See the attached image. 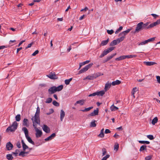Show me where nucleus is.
Returning a JSON list of instances; mask_svg holds the SVG:
<instances>
[{
  "instance_id": "c03bdc74",
  "label": "nucleus",
  "mask_w": 160,
  "mask_h": 160,
  "mask_svg": "<svg viewBox=\"0 0 160 160\" xmlns=\"http://www.w3.org/2000/svg\"><path fill=\"white\" fill-rule=\"evenodd\" d=\"M155 38H149L147 40H146V41L147 42V43H148V42L153 41L155 40Z\"/></svg>"
},
{
  "instance_id": "2f4dec72",
  "label": "nucleus",
  "mask_w": 160,
  "mask_h": 160,
  "mask_svg": "<svg viewBox=\"0 0 160 160\" xmlns=\"http://www.w3.org/2000/svg\"><path fill=\"white\" fill-rule=\"evenodd\" d=\"M125 58H135L137 57L136 55H125Z\"/></svg>"
},
{
  "instance_id": "de8ad7c7",
  "label": "nucleus",
  "mask_w": 160,
  "mask_h": 160,
  "mask_svg": "<svg viewBox=\"0 0 160 160\" xmlns=\"http://www.w3.org/2000/svg\"><path fill=\"white\" fill-rule=\"evenodd\" d=\"M89 62H90V61L89 60H87V61H85V62H82L81 63L83 66V65H84L85 64H86L88 63Z\"/></svg>"
},
{
  "instance_id": "f3484780",
  "label": "nucleus",
  "mask_w": 160,
  "mask_h": 160,
  "mask_svg": "<svg viewBox=\"0 0 160 160\" xmlns=\"http://www.w3.org/2000/svg\"><path fill=\"white\" fill-rule=\"evenodd\" d=\"M22 125L23 126H26L27 127H29V124L28 120L27 119H24L23 121Z\"/></svg>"
},
{
  "instance_id": "5fc2aeb1",
  "label": "nucleus",
  "mask_w": 160,
  "mask_h": 160,
  "mask_svg": "<svg viewBox=\"0 0 160 160\" xmlns=\"http://www.w3.org/2000/svg\"><path fill=\"white\" fill-rule=\"evenodd\" d=\"M39 52V51L38 50H37L35 51L32 54V56H34L38 54Z\"/></svg>"
},
{
  "instance_id": "3c124183",
  "label": "nucleus",
  "mask_w": 160,
  "mask_h": 160,
  "mask_svg": "<svg viewBox=\"0 0 160 160\" xmlns=\"http://www.w3.org/2000/svg\"><path fill=\"white\" fill-rule=\"evenodd\" d=\"M97 92H94L93 93L90 94L88 95V97L94 96H95L96 95H97Z\"/></svg>"
},
{
  "instance_id": "c756f323",
  "label": "nucleus",
  "mask_w": 160,
  "mask_h": 160,
  "mask_svg": "<svg viewBox=\"0 0 160 160\" xmlns=\"http://www.w3.org/2000/svg\"><path fill=\"white\" fill-rule=\"evenodd\" d=\"M105 91L102 90L99 92H96L97 93V95L102 96L105 94Z\"/></svg>"
},
{
  "instance_id": "5701e85b",
  "label": "nucleus",
  "mask_w": 160,
  "mask_h": 160,
  "mask_svg": "<svg viewBox=\"0 0 160 160\" xmlns=\"http://www.w3.org/2000/svg\"><path fill=\"white\" fill-rule=\"evenodd\" d=\"M63 86L62 85H60L58 87L55 86V88L56 89L55 90H56V92L60 91H61L63 89Z\"/></svg>"
},
{
  "instance_id": "6e6552de",
  "label": "nucleus",
  "mask_w": 160,
  "mask_h": 160,
  "mask_svg": "<svg viewBox=\"0 0 160 160\" xmlns=\"http://www.w3.org/2000/svg\"><path fill=\"white\" fill-rule=\"evenodd\" d=\"M93 64L92 63H90L87 65L84 68L80 70L79 71L78 73V74H80L85 72L88 70V69L90 68L92 66Z\"/></svg>"
},
{
  "instance_id": "c85d7f7f",
  "label": "nucleus",
  "mask_w": 160,
  "mask_h": 160,
  "mask_svg": "<svg viewBox=\"0 0 160 160\" xmlns=\"http://www.w3.org/2000/svg\"><path fill=\"white\" fill-rule=\"evenodd\" d=\"M125 55H122L120 56L118 58H115V60L116 61H120L125 59Z\"/></svg>"
},
{
  "instance_id": "bf43d9fd",
  "label": "nucleus",
  "mask_w": 160,
  "mask_h": 160,
  "mask_svg": "<svg viewBox=\"0 0 160 160\" xmlns=\"http://www.w3.org/2000/svg\"><path fill=\"white\" fill-rule=\"evenodd\" d=\"M111 132V131L108 129H106L105 133L106 134L109 133Z\"/></svg>"
},
{
  "instance_id": "69168bd1",
  "label": "nucleus",
  "mask_w": 160,
  "mask_h": 160,
  "mask_svg": "<svg viewBox=\"0 0 160 160\" xmlns=\"http://www.w3.org/2000/svg\"><path fill=\"white\" fill-rule=\"evenodd\" d=\"M103 52L105 55H106L108 53V51H107V50H104Z\"/></svg>"
},
{
  "instance_id": "7c9ffc66",
  "label": "nucleus",
  "mask_w": 160,
  "mask_h": 160,
  "mask_svg": "<svg viewBox=\"0 0 160 160\" xmlns=\"http://www.w3.org/2000/svg\"><path fill=\"white\" fill-rule=\"evenodd\" d=\"M96 121L95 120H93L92 122L90 124V127H95L96 126V124L95 123Z\"/></svg>"
},
{
  "instance_id": "a211bd4d",
  "label": "nucleus",
  "mask_w": 160,
  "mask_h": 160,
  "mask_svg": "<svg viewBox=\"0 0 160 160\" xmlns=\"http://www.w3.org/2000/svg\"><path fill=\"white\" fill-rule=\"evenodd\" d=\"M111 84L112 83H109L108 82L106 83L104 88V90L105 92H106L109 89V88H110Z\"/></svg>"
},
{
  "instance_id": "a878e982",
  "label": "nucleus",
  "mask_w": 160,
  "mask_h": 160,
  "mask_svg": "<svg viewBox=\"0 0 160 160\" xmlns=\"http://www.w3.org/2000/svg\"><path fill=\"white\" fill-rule=\"evenodd\" d=\"M109 40V39L108 38L106 40L102 41L101 43V45L103 46L106 45L108 43Z\"/></svg>"
},
{
  "instance_id": "393cba45",
  "label": "nucleus",
  "mask_w": 160,
  "mask_h": 160,
  "mask_svg": "<svg viewBox=\"0 0 160 160\" xmlns=\"http://www.w3.org/2000/svg\"><path fill=\"white\" fill-rule=\"evenodd\" d=\"M121 82L120 81L117 80L115 81L112 82V85L113 86L119 85L121 83Z\"/></svg>"
},
{
  "instance_id": "774afa93",
  "label": "nucleus",
  "mask_w": 160,
  "mask_h": 160,
  "mask_svg": "<svg viewBox=\"0 0 160 160\" xmlns=\"http://www.w3.org/2000/svg\"><path fill=\"white\" fill-rule=\"evenodd\" d=\"M22 47H20L19 48H17V53H18V52H19V51H20V50H22Z\"/></svg>"
},
{
  "instance_id": "aec40b11",
  "label": "nucleus",
  "mask_w": 160,
  "mask_h": 160,
  "mask_svg": "<svg viewBox=\"0 0 160 160\" xmlns=\"http://www.w3.org/2000/svg\"><path fill=\"white\" fill-rule=\"evenodd\" d=\"M143 63L145 64L148 66H152L156 64V62H144Z\"/></svg>"
},
{
  "instance_id": "338daca9",
  "label": "nucleus",
  "mask_w": 160,
  "mask_h": 160,
  "mask_svg": "<svg viewBox=\"0 0 160 160\" xmlns=\"http://www.w3.org/2000/svg\"><path fill=\"white\" fill-rule=\"evenodd\" d=\"M119 136L118 135L115 133L113 136V137L116 138H118Z\"/></svg>"
},
{
  "instance_id": "a19ab883",
  "label": "nucleus",
  "mask_w": 160,
  "mask_h": 160,
  "mask_svg": "<svg viewBox=\"0 0 160 160\" xmlns=\"http://www.w3.org/2000/svg\"><path fill=\"white\" fill-rule=\"evenodd\" d=\"M52 104L55 106H59V103L56 101H53L52 102Z\"/></svg>"
},
{
  "instance_id": "e2e57ef3",
  "label": "nucleus",
  "mask_w": 160,
  "mask_h": 160,
  "mask_svg": "<svg viewBox=\"0 0 160 160\" xmlns=\"http://www.w3.org/2000/svg\"><path fill=\"white\" fill-rule=\"evenodd\" d=\"M137 88H133L132 92H134V93L137 91Z\"/></svg>"
},
{
  "instance_id": "c9c22d12",
  "label": "nucleus",
  "mask_w": 160,
  "mask_h": 160,
  "mask_svg": "<svg viewBox=\"0 0 160 160\" xmlns=\"http://www.w3.org/2000/svg\"><path fill=\"white\" fill-rule=\"evenodd\" d=\"M15 119L17 121L19 122L21 120V115L20 114H18L15 117Z\"/></svg>"
},
{
  "instance_id": "9b49d317",
  "label": "nucleus",
  "mask_w": 160,
  "mask_h": 160,
  "mask_svg": "<svg viewBox=\"0 0 160 160\" xmlns=\"http://www.w3.org/2000/svg\"><path fill=\"white\" fill-rule=\"evenodd\" d=\"M55 86L51 87L48 89V92L49 94L51 95L55 93L56 92Z\"/></svg>"
},
{
  "instance_id": "13d9d810",
  "label": "nucleus",
  "mask_w": 160,
  "mask_h": 160,
  "mask_svg": "<svg viewBox=\"0 0 160 160\" xmlns=\"http://www.w3.org/2000/svg\"><path fill=\"white\" fill-rule=\"evenodd\" d=\"M33 44V42H32L31 43L29 44L28 45L27 47H26V48L27 49L28 48H30L31 47L32 45Z\"/></svg>"
},
{
  "instance_id": "37998d69",
  "label": "nucleus",
  "mask_w": 160,
  "mask_h": 160,
  "mask_svg": "<svg viewBox=\"0 0 160 160\" xmlns=\"http://www.w3.org/2000/svg\"><path fill=\"white\" fill-rule=\"evenodd\" d=\"M147 42L145 40V41H143L140 43H139L138 44V45L139 46L144 45L147 43Z\"/></svg>"
},
{
  "instance_id": "7ed1b4c3",
  "label": "nucleus",
  "mask_w": 160,
  "mask_h": 160,
  "mask_svg": "<svg viewBox=\"0 0 160 160\" xmlns=\"http://www.w3.org/2000/svg\"><path fill=\"white\" fill-rule=\"evenodd\" d=\"M131 29V28L128 29L127 30L120 33L118 35V36L120 37V38H118L119 41L121 42L123 41L125 38L126 35L130 32Z\"/></svg>"
},
{
  "instance_id": "79ce46f5",
  "label": "nucleus",
  "mask_w": 160,
  "mask_h": 160,
  "mask_svg": "<svg viewBox=\"0 0 160 160\" xmlns=\"http://www.w3.org/2000/svg\"><path fill=\"white\" fill-rule=\"evenodd\" d=\"M147 137L150 140H152L154 139L153 136L152 135H149L147 136Z\"/></svg>"
},
{
  "instance_id": "2eb2a0df",
  "label": "nucleus",
  "mask_w": 160,
  "mask_h": 160,
  "mask_svg": "<svg viewBox=\"0 0 160 160\" xmlns=\"http://www.w3.org/2000/svg\"><path fill=\"white\" fill-rule=\"evenodd\" d=\"M6 147L7 150H10L13 148V145L10 142H9L7 144Z\"/></svg>"
},
{
  "instance_id": "dca6fc26",
  "label": "nucleus",
  "mask_w": 160,
  "mask_h": 160,
  "mask_svg": "<svg viewBox=\"0 0 160 160\" xmlns=\"http://www.w3.org/2000/svg\"><path fill=\"white\" fill-rule=\"evenodd\" d=\"M120 42L119 41L118 39L117 38V39L114 40L112 42L110 45L111 46H113L117 45L118 43H119Z\"/></svg>"
},
{
  "instance_id": "09e8293b",
  "label": "nucleus",
  "mask_w": 160,
  "mask_h": 160,
  "mask_svg": "<svg viewBox=\"0 0 160 160\" xmlns=\"http://www.w3.org/2000/svg\"><path fill=\"white\" fill-rule=\"evenodd\" d=\"M119 148V144H115L114 146V150L116 149L117 150Z\"/></svg>"
},
{
  "instance_id": "f03ea898",
  "label": "nucleus",
  "mask_w": 160,
  "mask_h": 160,
  "mask_svg": "<svg viewBox=\"0 0 160 160\" xmlns=\"http://www.w3.org/2000/svg\"><path fill=\"white\" fill-rule=\"evenodd\" d=\"M40 112V109L39 107H38L37 108L36 112L34 116L32 117L31 120L32 122H36V123L38 125H40V120L39 118V113Z\"/></svg>"
},
{
  "instance_id": "39448f33",
  "label": "nucleus",
  "mask_w": 160,
  "mask_h": 160,
  "mask_svg": "<svg viewBox=\"0 0 160 160\" xmlns=\"http://www.w3.org/2000/svg\"><path fill=\"white\" fill-rule=\"evenodd\" d=\"M18 123L16 121L14 122L12 124L8 127L7 129V132H12L14 131L17 128Z\"/></svg>"
},
{
  "instance_id": "cd10ccee",
  "label": "nucleus",
  "mask_w": 160,
  "mask_h": 160,
  "mask_svg": "<svg viewBox=\"0 0 160 160\" xmlns=\"http://www.w3.org/2000/svg\"><path fill=\"white\" fill-rule=\"evenodd\" d=\"M93 108V107L91 106L89 108H85V109L83 110H81L80 111L83 112H86L90 111L91 109H92Z\"/></svg>"
},
{
  "instance_id": "680f3d73",
  "label": "nucleus",
  "mask_w": 160,
  "mask_h": 160,
  "mask_svg": "<svg viewBox=\"0 0 160 160\" xmlns=\"http://www.w3.org/2000/svg\"><path fill=\"white\" fill-rule=\"evenodd\" d=\"M110 155L108 154L106 156H104L103 158L106 160V159L109 158Z\"/></svg>"
},
{
  "instance_id": "e433bc0d",
  "label": "nucleus",
  "mask_w": 160,
  "mask_h": 160,
  "mask_svg": "<svg viewBox=\"0 0 160 160\" xmlns=\"http://www.w3.org/2000/svg\"><path fill=\"white\" fill-rule=\"evenodd\" d=\"M72 80V78H70L69 79L65 80V84L67 85H68L69 84L70 82Z\"/></svg>"
},
{
  "instance_id": "0eeeda50",
  "label": "nucleus",
  "mask_w": 160,
  "mask_h": 160,
  "mask_svg": "<svg viewBox=\"0 0 160 160\" xmlns=\"http://www.w3.org/2000/svg\"><path fill=\"white\" fill-rule=\"evenodd\" d=\"M103 75V73H94L92 75H89L87 76L85 79H84V80L85 79H88L89 80H93L94 78H96L100 76L101 75Z\"/></svg>"
},
{
  "instance_id": "423d86ee",
  "label": "nucleus",
  "mask_w": 160,
  "mask_h": 160,
  "mask_svg": "<svg viewBox=\"0 0 160 160\" xmlns=\"http://www.w3.org/2000/svg\"><path fill=\"white\" fill-rule=\"evenodd\" d=\"M33 126L34 128L35 131L36 132L35 133L36 137L37 138H38L41 136L42 134V132L41 130H39L37 128V125L36 122H32Z\"/></svg>"
},
{
  "instance_id": "0e129e2a",
  "label": "nucleus",
  "mask_w": 160,
  "mask_h": 160,
  "mask_svg": "<svg viewBox=\"0 0 160 160\" xmlns=\"http://www.w3.org/2000/svg\"><path fill=\"white\" fill-rule=\"evenodd\" d=\"M151 15L153 17L155 18H157L158 16V15L155 14H152Z\"/></svg>"
},
{
  "instance_id": "f704fd0d",
  "label": "nucleus",
  "mask_w": 160,
  "mask_h": 160,
  "mask_svg": "<svg viewBox=\"0 0 160 160\" xmlns=\"http://www.w3.org/2000/svg\"><path fill=\"white\" fill-rule=\"evenodd\" d=\"M147 149V146L146 145H142L140 148L139 151H142L144 150H146Z\"/></svg>"
},
{
  "instance_id": "ea45409f",
  "label": "nucleus",
  "mask_w": 160,
  "mask_h": 160,
  "mask_svg": "<svg viewBox=\"0 0 160 160\" xmlns=\"http://www.w3.org/2000/svg\"><path fill=\"white\" fill-rule=\"evenodd\" d=\"M25 153L24 151H21L20 152V153L19 154V156H22V157H24L25 156Z\"/></svg>"
},
{
  "instance_id": "bb28decb",
  "label": "nucleus",
  "mask_w": 160,
  "mask_h": 160,
  "mask_svg": "<svg viewBox=\"0 0 160 160\" xmlns=\"http://www.w3.org/2000/svg\"><path fill=\"white\" fill-rule=\"evenodd\" d=\"M110 109L112 111H115L118 109V107L114 106V104H112L110 107Z\"/></svg>"
},
{
  "instance_id": "1a4fd4ad",
  "label": "nucleus",
  "mask_w": 160,
  "mask_h": 160,
  "mask_svg": "<svg viewBox=\"0 0 160 160\" xmlns=\"http://www.w3.org/2000/svg\"><path fill=\"white\" fill-rule=\"evenodd\" d=\"M47 76L50 78L51 79H56L58 78L57 76L54 72H50L49 74Z\"/></svg>"
},
{
  "instance_id": "20e7f679",
  "label": "nucleus",
  "mask_w": 160,
  "mask_h": 160,
  "mask_svg": "<svg viewBox=\"0 0 160 160\" xmlns=\"http://www.w3.org/2000/svg\"><path fill=\"white\" fill-rule=\"evenodd\" d=\"M22 131H23L25 133V137L27 138L28 141L30 143L34 145V142L32 141L31 138H30L28 135V129L24 127H23L22 129Z\"/></svg>"
},
{
  "instance_id": "b1692460",
  "label": "nucleus",
  "mask_w": 160,
  "mask_h": 160,
  "mask_svg": "<svg viewBox=\"0 0 160 160\" xmlns=\"http://www.w3.org/2000/svg\"><path fill=\"white\" fill-rule=\"evenodd\" d=\"M104 129L102 128V129L100 131V133L98 135L99 137L102 138L104 137Z\"/></svg>"
},
{
  "instance_id": "4468645a",
  "label": "nucleus",
  "mask_w": 160,
  "mask_h": 160,
  "mask_svg": "<svg viewBox=\"0 0 160 160\" xmlns=\"http://www.w3.org/2000/svg\"><path fill=\"white\" fill-rule=\"evenodd\" d=\"M55 136L56 134L55 133H53L49 136L46 138L45 139V140L47 141L51 140Z\"/></svg>"
},
{
  "instance_id": "ddd939ff",
  "label": "nucleus",
  "mask_w": 160,
  "mask_h": 160,
  "mask_svg": "<svg viewBox=\"0 0 160 160\" xmlns=\"http://www.w3.org/2000/svg\"><path fill=\"white\" fill-rule=\"evenodd\" d=\"M159 24H160V19L157 20V21L151 24L149 27H151V28Z\"/></svg>"
},
{
  "instance_id": "4be33fe9",
  "label": "nucleus",
  "mask_w": 160,
  "mask_h": 160,
  "mask_svg": "<svg viewBox=\"0 0 160 160\" xmlns=\"http://www.w3.org/2000/svg\"><path fill=\"white\" fill-rule=\"evenodd\" d=\"M21 142L22 144L23 149L24 151H25L26 149L28 148V146L25 144L23 140L22 139Z\"/></svg>"
},
{
  "instance_id": "f257e3e1",
  "label": "nucleus",
  "mask_w": 160,
  "mask_h": 160,
  "mask_svg": "<svg viewBox=\"0 0 160 160\" xmlns=\"http://www.w3.org/2000/svg\"><path fill=\"white\" fill-rule=\"evenodd\" d=\"M149 23V22H147L145 23H144L142 22H140L137 24L135 31L133 32L135 33L138 32L144 29H147L151 28V27H149L150 25H148Z\"/></svg>"
},
{
  "instance_id": "a18cd8bd",
  "label": "nucleus",
  "mask_w": 160,
  "mask_h": 160,
  "mask_svg": "<svg viewBox=\"0 0 160 160\" xmlns=\"http://www.w3.org/2000/svg\"><path fill=\"white\" fill-rule=\"evenodd\" d=\"M114 31L113 30H107V33L110 35L112 34V33L114 32Z\"/></svg>"
},
{
  "instance_id": "8fccbe9b",
  "label": "nucleus",
  "mask_w": 160,
  "mask_h": 160,
  "mask_svg": "<svg viewBox=\"0 0 160 160\" xmlns=\"http://www.w3.org/2000/svg\"><path fill=\"white\" fill-rule=\"evenodd\" d=\"M112 56L111 55L108 56L107 58V59L105 61V62H106L109 61V60H110V59H112Z\"/></svg>"
},
{
  "instance_id": "412c9836",
  "label": "nucleus",
  "mask_w": 160,
  "mask_h": 160,
  "mask_svg": "<svg viewBox=\"0 0 160 160\" xmlns=\"http://www.w3.org/2000/svg\"><path fill=\"white\" fill-rule=\"evenodd\" d=\"M65 116V112L62 110L60 111V120L62 121L63 119L64 118Z\"/></svg>"
},
{
  "instance_id": "72a5a7b5",
  "label": "nucleus",
  "mask_w": 160,
  "mask_h": 160,
  "mask_svg": "<svg viewBox=\"0 0 160 160\" xmlns=\"http://www.w3.org/2000/svg\"><path fill=\"white\" fill-rule=\"evenodd\" d=\"M158 121V118L157 117H155L152 120V123L153 125H155V124Z\"/></svg>"
},
{
  "instance_id": "4d7b16f0",
  "label": "nucleus",
  "mask_w": 160,
  "mask_h": 160,
  "mask_svg": "<svg viewBox=\"0 0 160 160\" xmlns=\"http://www.w3.org/2000/svg\"><path fill=\"white\" fill-rule=\"evenodd\" d=\"M152 158L151 156H148L145 158V160H150Z\"/></svg>"
},
{
  "instance_id": "f8f14e48",
  "label": "nucleus",
  "mask_w": 160,
  "mask_h": 160,
  "mask_svg": "<svg viewBox=\"0 0 160 160\" xmlns=\"http://www.w3.org/2000/svg\"><path fill=\"white\" fill-rule=\"evenodd\" d=\"M43 130L46 133H48L50 132L49 128L46 125H44L42 127Z\"/></svg>"
},
{
  "instance_id": "864d4df0",
  "label": "nucleus",
  "mask_w": 160,
  "mask_h": 160,
  "mask_svg": "<svg viewBox=\"0 0 160 160\" xmlns=\"http://www.w3.org/2000/svg\"><path fill=\"white\" fill-rule=\"evenodd\" d=\"M156 79L158 83L160 84V76H156Z\"/></svg>"
},
{
  "instance_id": "6e6d98bb",
  "label": "nucleus",
  "mask_w": 160,
  "mask_h": 160,
  "mask_svg": "<svg viewBox=\"0 0 160 160\" xmlns=\"http://www.w3.org/2000/svg\"><path fill=\"white\" fill-rule=\"evenodd\" d=\"M53 112H54L53 110L52 109H50V112H48V113H47V115H50L51 114L53 113Z\"/></svg>"
},
{
  "instance_id": "052dcab7",
  "label": "nucleus",
  "mask_w": 160,
  "mask_h": 160,
  "mask_svg": "<svg viewBox=\"0 0 160 160\" xmlns=\"http://www.w3.org/2000/svg\"><path fill=\"white\" fill-rule=\"evenodd\" d=\"M16 145L18 148H20L21 147V144L19 142L17 143Z\"/></svg>"
},
{
  "instance_id": "4c0bfd02",
  "label": "nucleus",
  "mask_w": 160,
  "mask_h": 160,
  "mask_svg": "<svg viewBox=\"0 0 160 160\" xmlns=\"http://www.w3.org/2000/svg\"><path fill=\"white\" fill-rule=\"evenodd\" d=\"M52 101V99L51 98H47L45 101V102L47 103H51Z\"/></svg>"
},
{
  "instance_id": "49530a36",
  "label": "nucleus",
  "mask_w": 160,
  "mask_h": 160,
  "mask_svg": "<svg viewBox=\"0 0 160 160\" xmlns=\"http://www.w3.org/2000/svg\"><path fill=\"white\" fill-rule=\"evenodd\" d=\"M19 152V150L18 149H17L16 150L15 152H13L12 153L15 155V156H17L18 154V152Z\"/></svg>"
},
{
  "instance_id": "58836bf2",
  "label": "nucleus",
  "mask_w": 160,
  "mask_h": 160,
  "mask_svg": "<svg viewBox=\"0 0 160 160\" xmlns=\"http://www.w3.org/2000/svg\"><path fill=\"white\" fill-rule=\"evenodd\" d=\"M114 49V47H110L109 48H108L107 50L108 51V53L111 52Z\"/></svg>"
},
{
  "instance_id": "6ab92c4d",
  "label": "nucleus",
  "mask_w": 160,
  "mask_h": 160,
  "mask_svg": "<svg viewBox=\"0 0 160 160\" xmlns=\"http://www.w3.org/2000/svg\"><path fill=\"white\" fill-rule=\"evenodd\" d=\"M85 101L86 100L84 99H82L78 101L75 103L74 105H76L78 104H80L81 105H82L84 104Z\"/></svg>"
},
{
  "instance_id": "9d476101",
  "label": "nucleus",
  "mask_w": 160,
  "mask_h": 160,
  "mask_svg": "<svg viewBox=\"0 0 160 160\" xmlns=\"http://www.w3.org/2000/svg\"><path fill=\"white\" fill-rule=\"evenodd\" d=\"M99 110L97 108L96 110H94L93 112L88 114V116H93L97 115L98 114Z\"/></svg>"
},
{
  "instance_id": "603ef678",
  "label": "nucleus",
  "mask_w": 160,
  "mask_h": 160,
  "mask_svg": "<svg viewBox=\"0 0 160 160\" xmlns=\"http://www.w3.org/2000/svg\"><path fill=\"white\" fill-rule=\"evenodd\" d=\"M102 150V156H104L105 155L106 153V150L105 148H103Z\"/></svg>"
},
{
  "instance_id": "473e14b6",
  "label": "nucleus",
  "mask_w": 160,
  "mask_h": 160,
  "mask_svg": "<svg viewBox=\"0 0 160 160\" xmlns=\"http://www.w3.org/2000/svg\"><path fill=\"white\" fill-rule=\"evenodd\" d=\"M8 160H12L13 159V158L12 155L11 154H8L6 156Z\"/></svg>"
}]
</instances>
